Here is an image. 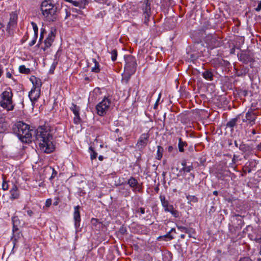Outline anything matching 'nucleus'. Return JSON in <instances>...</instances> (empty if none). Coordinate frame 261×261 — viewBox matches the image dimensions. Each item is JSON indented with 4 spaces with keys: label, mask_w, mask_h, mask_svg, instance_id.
Segmentation results:
<instances>
[{
    "label": "nucleus",
    "mask_w": 261,
    "mask_h": 261,
    "mask_svg": "<svg viewBox=\"0 0 261 261\" xmlns=\"http://www.w3.org/2000/svg\"><path fill=\"white\" fill-rule=\"evenodd\" d=\"M35 137L41 151L50 153L55 150L53 135L49 129L46 126H40L35 130Z\"/></svg>",
    "instance_id": "1"
},
{
    "label": "nucleus",
    "mask_w": 261,
    "mask_h": 261,
    "mask_svg": "<svg viewBox=\"0 0 261 261\" xmlns=\"http://www.w3.org/2000/svg\"><path fill=\"white\" fill-rule=\"evenodd\" d=\"M14 133L17 135L21 141L29 143L32 141L33 130L30 129V125L21 121L18 122L13 128Z\"/></svg>",
    "instance_id": "2"
},
{
    "label": "nucleus",
    "mask_w": 261,
    "mask_h": 261,
    "mask_svg": "<svg viewBox=\"0 0 261 261\" xmlns=\"http://www.w3.org/2000/svg\"><path fill=\"white\" fill-rule=\"evenodd\" d=\"M58 8L55 4L51 3L50 0L42 2L41 10L42 15L49 21H54L57 17Z\"/></svg>",
    "instance_id": "3"
},
{
    "label": "nucleus",
    "mask_w": 261,
    "mask_h": 261,
    "mask_svg": "<svg viewBox=\"0 0 261 261\" xmlns=\"http://www.w3.org/2000/svg\"><path fill=\"white\" fill-rule=\"evenodd\" d=\"M13 94L12 89L8 88L1 94L0 106L8 111H13L15 105L13 103Z\"/></svg>",
    "instance_id": "4"
},
{
    "label": "nucleus",
    "mask_w": 261,
    "mask_h": 261,
    "mask_svg": "<svg viewBox=\"0 0 261 261\" xmlns=\"http://www.w3.org/2000/svg\"><path fill=\"white\" fill-rule=\"evenodd\" d=\"M111 101L110 98L105 97L96 106V113L100 116H105L109 111Z\"/></svg>",
    "instance_id": "5"
},
{
    "label": "nucleus",
    "mask_w": 261,
    "mask_h": 261,
    "mask_svg": "<svg viewBox=\"0 0 261 261\" xmlns=\"http://www.w3.org/2000/svg\"><path fill=\"white\" fill-rule=\"evenodd\" d=\"M204 40L208 47L211 49L220 47L222 44L221 39L215 34L207 35Z\"/></svg>",
    "instance_id": "6"
},
{
    "label": "nucleus",
    "mask_w": 261,
    "mask_h": 261,
    "mask_svg": "<svg viewBox=\"0 0 261 261\" xmlns=\"http://www.w3.org/2000/svg\"><path fill=\"white\" fill-rule=\"evenodd\" d=\"M124 58L125 62L124 69L130 72H136L137 64L135 57L131 55H128L124 56Z\"/></svg>",
    "instance_id": "7"
},
{
    "label": "nucleus",
    "mask_w": 261,
    "mask_h": 261,
    "mask_svg": "<svg viewBox=\"0 0 261 261\" xmlns=\"http://www.w3.org/2000/svg\"><path fill=\"white\" fill-rule=\"evenodd\" d=\"M132 188L135 193H141L143 189L142 184H139L138 180L134 177L131 176L125 182Z\"/></svg>",
    "instance_id": "8"
},
{
    "label": "nucleus",
    "mask_w": 261,
    "mask_h": 261,
    "mask_svg": "<svg viewBox=\"0 0 261 261\" xmlns=\"http://www.w3.org/2000/svg\"><path fill=\"white\" fill-rule=\"evenodd\" d=\"M256 114L253 112V110L250 108L246 113L245 118L243 119V122H247L248 125L251 126L255 123Z\"/></svg>",
    "instance_id": "9"
},
{
    "label": "nucleus",
    "mask_w": 261,
    "mask_h": 261,
    "mask_svg": "<svg viewBox=\"0 0 261 261\" xmlns=\"http://www.w3.org/2000/svg\"><path fill=\"white\" fill-rule=\"evenodd\" d=\"M70 109L74 115L73 119L74 123L76 124L80 123L82 121V119L80 116V107L76 106L74 103H72L71 106L70 107Z\"/></svg>",
    "instance_id": "10"
},
{
    "label": "nucleus",
    "mask_w": 261,
    "mask_h": 261,
    "mask_svg": "<svg viewBox=\"0 0 261 261\" xmlns=\"http://www.w3.org/2000/svg\"><path fill=\"white\" fill-rule=\"evenodd\" d=\"M149 135L148 133L142 134L139 137L136 145L141 149L144 148L148 142Z\"/></svg>",
    "instance_id": "11"
},
{
    "label": "nucleus",
    "mask_w": 261,
    "mask_h": 261,
    "mask_svg": "<svg viewBox=\"0 0 261 261\" xmlns=\"http://www.w3.org/2000/svg\"><path fill=\"white\" fill-rule=\"evenodd\" d=\"M238 59L240 61L245 64H247L253 61L252 56L245 51H242L241 54H238Z\"/></svg>",
    "instance_id": "12"
},
{
    "label": "nucleus",
    "mask_w": 261,
    "mask_h": 261,
    "mask_svg": "<svg viewBox=\"0 0 261 261\" xmlns=\"http://www.w3.org/2000/svg\"><path fill=\"white\" fill-rule=\"evenodd\" d=\"M40 94V89L32 88L29 93V97L33 105L39 98Z\"/></svg>",
    "instance_id": "13"
},
{
    "label": "nucleus",
    "mask_w": 261,
    "mask_h": 261,
    "mask_svg": "<svg viewBox=\"0 0 261 261\" xmlns=\"http://www.w3.org/2000/svg\"><path fill=\"white\" fill-rule=\"evenodd\" d=\"M55 38V34L51 31L48 35L47 37L44 40V47H42L41 48L43 50H45L47 48L50 47L53 42Z\"/></svg>",
    "instance_id": "14"
},
{
    "label": "nucleus",
    "mask_w": 261,
    "mask_h": 261,
    "mask_svg": "<svg viewBox=\"0 0 261 261\" xmlns=\"http://www.w3.org/2000/svg\"><path fill=\"white\" fill-rule=\"evenodd\" d=\"M80 206L77 205L74 208L73 217L74 221V226L75 228H77L80 225L81 216L80 212Z\"/></svg>",
    "instance_id": "15"
},
{
    "label": "nucleus",
    "mask_w": 261,
    "mask_h": 261,
    "mask_svg": "<svg viewBox=\"0 0 261 261\" xmlns=\"http://www.w3.org/2000/svg\"><path fill=\"white\" fill-rule=\"evenodd\" d=\"M17 15L15 13H12L10 14V21L8 24L7 27V31L10 34V30L11 28H14L17 23Z\"/></svg>",
    "instance_id": "16"
},
{
    "label": "nucleus",
    "mask_w": 261,
    "mask_h": 261,
    "mask_svg": "<svg viewBox=\"0 0 261 261\" xmlns=\"http://www.w3.org/2000/svg\"><path fill=\"white\" fill-rule=\"evenodd\" d=\"M177 229L181 232H185L188 234L189 238L195 239V237L193 236V234L195 233V230L193 228L186 227L182 226H177Z\"/></svg>",
    "instance_id": "17"
},
{
    "label": "nucleus",
    "mask_w": 261,
    "mask_h": 261,
    "mask_svg": "<svg viewBox=\"0 0 261 261\" xmlns=\"http://www.w3.org/2000/svg\"><path fill=\"white\" fill-rule=\"evenodd\" d=\"M8 124L6 121L5 118L0 115V134L4 133L8 130Z\"/></svg>",
    "instance_id": "18"
},
{
    "label": "nucleus",
    "mask_w": 261,
    "mask_h": 261,
    "mask_svg": "<svg viewBox=\"0 0 261 261\" xmlns=\"http://www.w3.org/2000/svg\"><path fill=\"white\" fill-rule=\"evenodd\" d=\"M30 80L31 81L33 85V88L40 89L42 86V82L39 78L32 75L30 78Z\"/></svg>",
    "instance_id": "19"
},
{
    "label": "nucleus",
    "mask_w": 261,
    "mask_h": 261,
    "mask_svg": "<svg viewBox=\"0 0 261 261\" xmlns=\"http://www.w3.org/2000/svg\"><path fill=\"white\" fill-rule=\"evenodd\" d=\"M135 71L130 72L129 70L124 69V72L122 74V82L124 84H127L131 76L135 73Z\"/></svg>",
    "instance_id": "20"
},
{
    "label": "nucleus",
    "mask_w": 261,
    "mask_h": 261,
    "mask_svg": "<svg viewBox=\"0 0 261 261\" xmlns=\"http://www.w3.org/2000/svg\"><path fill=\"white\" fill-rule=\"evenodd\" d=\"M239 117L237 116L235 118L231 119L228 122L226 123V126L227 127H228L230 129V131L233 132L234 130V127L237 126V122L239 120Z\"/></svg>",
    "instance_id": "21"
},
{
    "label": "nucleus",
    "mask_w": 261,
    "mask_h": 261,
    "mask_svg": "<svg viewBox=\"0 0 261 261\" xmlns=\"http://www.w3.org/2000/svg\"><path fill=\"white\" fill-rule=\"evenodd\" d=\"M10 199L12 200H14L15 199H17L19 197V194L18 190V188L16 185H14L13 186L12 188L11 189L10 191Z\"/></svg>",
    "instance_id": "22"
},
{
    "label": "nucleus",
    "mask_w": 261,
    "mask_h": 261,
    "mask_svg": "<svg viewBox=\"0 0 261 261\" xmlns=\"http://www.w3.org/2000/svg\"><path fill=\"white\" fill-rule=\"evenodd\" d=\"M160 199L164 211L166 212V210H168L172 204H170L168 200L166 199L165 196L163 195H160Z\"/></svg>",
    "instance_id": "23"
},
{
    "label": "nucleus",
    "mask_w": 261,
    "mask_h": 261,
    "mask_svg": "<svg viewBox=\"0 0 261 261\" xmlns=\"http://www.w3.org/2000/svg\"><path fill=\"white\" fill-rule=\"evenodd\" d=\"M165 212L170 213L174 218H178L179 217V212L174 207L172 204L168 210H166Z\"/></svg>",
    "instance_id": "24"
},
{
    "label": "nucleus",
    "mask_w": 261,
    "mask_h": 261,
    "mask_svg": "<svg viewBox=\"0 0 261 261\" xmlns=\"http://www.w3.org/2000/svg\"><path fill=\"white\" fill-rule=\"evenodd\" d=\"M186 197L188 200L187 203L191 204L192 203H196L198 201V198L195 195H191L189 194H185Z\"/></svg>",
    "instance_id": "25"
},
{
    "label": "nucleus",
    "mask_w": 261,
    "mask_h": 261,
    "mask_svg": "<svg viewBox=\"0 0 261 261\" xmlns=\"http://www.w3.org/2000/svg\"><path fill=\"white\" fill-rule=\"evenodd\" d=\"M150 3L149 0L144 1V6L142 7L143 12L150 13Z\"/></svg>",
    "instance_id": "26"
},
{
    "label": "nucleus",
    "mask_w": 261,
    "mask_h": 261,
    "mask_svg": "<svg viewBox=\"0 0 261 261\" xmlns=\"http://www.w3.org/2000/svg\"><path fill=\"white\" fill-rule=\"evenodd\" d=\"M203 77L207 80L212 81L213 80V74L211 71L206 70L202 73Z\"/></svg>",
    "instance_id": "27"
},
{
    "label": "nucleus",
    "mask_w": 261,
    "mask_h": 261,
    "mask_svg": "<svg viewBox=\"0 0 261 261\" xmlns=\"http://www.w3.org/2000/svg\"><path fill=\"white\" fill-rule=\"evenodd\" d=\"M164 152V148L161 146H158V150L156 155V159L158 160H161L163 157V154Z\"/></svg>",
    "instance_id": "28"
},
{
    "label": "nucleus",
    "mask_w": 261,
    "mask_h": 261,
    "mask_svg": "<svg viewBox=\"0 0 261 261\" xmlns=\"http://www.w3.org/2000/svg\"><path fill=\"white\" fill-rule=\"evenodd\" d=\"M193 169V166L191 164L190 166H188L185 167H182L180 169L179 172L181 174H185V173H189Z\"/></svg>",
    "instance_id": "29"
},
{
    "label": "nucleus",
    "mask_w": 261,
    "mask_h": 261,
    "mask_svg": "<svg viewBox=\"0 0 261 261\" xmlns=\"http://www.w3.org/2000/svg\"><path fill=\"white\" fill-rule=\"evenodd\" d=\"M249 72V69L247 67H243L237 72V75L238 76H242L245 75Z\"/></svg>",
    "instance_id": "30"
},
{
    "label": "nucleus",
    "mask_w": 261,
    "mask_h": 261,
    "mask_svg": "<svg viewBox=\"0 0 261 261\" xmlns=\"http://www.w3.org/2000/svg\"><path fill=\"white\" fill-rule=\"evenodd\" d=\"M187 143L186 142L182 141L181 138H179L178 139V147L179 151L181 152H183L184 151V146L187 145Z\"/></svg>",
    "instance_id": "31"
},
{
    "label": "nucleus",
    "mask_w": 261,
    "mask_h": 261,
    "mask_svg": "<svg viewBox=\"0 0 261 261\" xmlns=\"http://www.w3.org/2000/svg\"><path fill=\"white\" fill-rule=\"evenodd\" d=\"M89 150L90 154V159L93 161L95 159L97 155V153L94 150V148L92 146L89 147Z\"/></svg>",
    "instance_id": "32"
},
{
    "label": "nucleus",
    "mask_w": 261,
    "mask_h": 261,
    "mask_svg": "<svg viewBox=\"0 0 261 261\" xmlns=\"http://www.w3.org/2000/svg\"><path fill=\"white\" fill-rule=\"evenodd\" d=\"M19 71L21 73L29 74L31 70L30 68H27L24 65H21L19 67Z\"/></svg>",
    "instance_id": "33"
},
{
    "label": "nucleus",
    "mask_w": 261,
    "mask_h": 261,
    "mask_svg": "<svg viewBox=\"0 0 261 261\" xmlns=\"http://www.w3.org/2000/svg\"><path fill=\"white\" fill-rule=\"evenodd\" d=\"M93 61L94 63H95V66L94 67L92 68V71L95 72V73H98L100 71V68H99V65L98 62L96 61V59H93Z\"/></svg>",
    "instance_id": "34"
},
{
    "label": "nucleus",
    "mask_w": 261,
    "mask_h": 261,
    "mask_svg": "<svg viewBox=\"0 0 261 261\" xmlns=\"http://www.w3.org/2000/svg\"><path fill=\"white\" fill-rule=\"evenodd\" d=\"M111 55V60L112 61H115L117 57V51L116 49H113L110 53Z\"/></svg>",
    "instance_id": "35"
},
{
    "label": "nucleus",
    "mask_w": 261,
    "mask_h": 261,
    "mask_svg": "<svg viewBox=\"0 0 261 261\" xmlns=\"http://www.w3.org/2000/svg\"><path fill=\"white\" fill-rule=\"evenodd\" d=\"M12 221L13 223V225H14L15 227L18 226L20 224V221L17 217H13L12 218Z\"/></svg>",
    "instance_id": "36"
},
{
    "label": "nucleus",
    "mask_w": 261,
    "mask_h": 261,
    "mask_svg": "<svg viewBox=\"0 0 261 261\" xmlns=\"http://www.w3.org/2000/svg\"><path fill=\"white\" fill-rule=\"evenodd\" d=\"M247 163L243 168V172L244 173H246V172L248 173H251L252 172V169L251 168V163H249V165H247Z\"/></svg>",
    "instance_id": "37"
},
{
    "label": "nucleus",
    "mask_w": 261,
    "mask_h": 261,
    "mask_svg": "<svg viewBox=\"0 0 261 261\" xmlns=\"http://www.w3.org/2000/svg\"><path fill=\"white\" fill-rule=\"evenodd\" d=\"M3 182L2 184V189L4 191L8 190L9 189V185L4 176H3Z\"/></svg>",
    "instance_id": "38"
},
{
    "label": "nucleus",
    "mask_w": 261,
    "mask_h": 261,
    "mask_svg": "<svg viewBox=\"0 0 261 261\" xmlns=\"http://www.w3.org/2000/svg\"><path fill=\"white\" fill-rule=\"evenodd\" d=\"M135 213L139 214L140 216H141V215L144 214L145 213V208L143 207H137L135 210Z\"/></svg>",
    "instance_id": "39"
},
{
    "label": "nucleus",
    "mask_w": 261,
    "mask_h": 261,
    "mask_svg": "<svg viewBox=\"0 0 261 261\" xmlns=\"http://www.w3.org/2000/svg\"><path fill=\"white\" fill-rule=\"evenodd\" d=\"M150 16V13H143V17L144 18V23L146 24H147V23L149 20Z\"/></svg>",
    "instance_id": "40"
},
{
    "label": "nucleus",
    "mask_w": 261,
    "mask_h": 261,
    "mask_svg": "<svg viewBox=\"0 0 261 261\" xmlns=\"http://www.w3.org/2000/svg\"><path fill=\"white\" fill-rule=\"evenodd\" d=\"M50 169L52 170V174L51 176L49 177V180H51L57 175L58 172L51 167H50Z\"/></svg>",
    "instance_id": "41"
},
{
    "label": "nucleus",
    "mask_w": 261,
    "mask_h": 261,
    "mask_svg": "<svg viewBox=\"0 0 261 261\" xmlns=\"http://www.w3.org/2000/svg\"><path fill=\"white\" fill-rule=\"evenodd\" d=\"M57 64H58V62L56 60H54V61L53 62V63L51 64V66L50 67V69L49 70V72L50 73L54 72V71L55 69L56 68Z\"/></svg>",
    "instance_id": "42"
},
{
    "label": "nucleus",
    "mask_w": 261,
    "mask_h": 261,
    "mask_svg": "<svg viewBox=\"0 0 261 261\" xmlns=\"http://www.w3.org/2000/svg\"><path fill=\"white\" fill-rule=\"evenodd\" d=\"M172 231H174V232H175V228H172L170 231H169L165 236V237L166 238H168L169 239V240H172L174 238V237L170 234L171 232H172Z\"/></svg>",
    "instance_id": "43"
},
{
    "label": "nucleus",
    "mask_w": 261,
    "mask_h": 261,
    "mask_svg": "<svg viewBox=\"0 0 261 261\" xmlns=\"http://www.w3.org/2000/svg\"><path fill=\"white\" fill-rule=\"evenodd\" d=\"M31 24L33 27V29L34 30V32H38V27L36 24V23L34 22H31Z\"/></svg>",
    "instance_id": "44"
},
{
    "label": "nucleus",
    "mask_w": 261,
    "mask_h": 261,
    "mask_svg": "<svg viewBox=\"0 0 261 261\" xmlns=\"http://www.w3.org/2000/svg\"><path fill=\"white\" fill-rule=\"evenodd\" d=\"M127 230L125 227L123 226H121L119 229V232L120 233L124 234L126 232Z\"/></svg>",
    "instance_id": "45"
},
{
    "label": "nucleus",
    "mask_w": 261,
    "mask_h": 261,
    "mask_svg": "<svg viewBox=\"0 0 261 261\" xmlns=\"http://www.w3.org/2000/svg\"><path fill=\"white\" fill-rule=\"evenodd\" d=\"M248 92L246 90H242L240 92V94L244 97L248 95Z\"/></svg>",
    "instance_id": "46"
},
{
    "label": "nucleus",
    "mask_w": 261,
    "mask_h": 261,
    "mask_svg": "<svg viewBox=\"0 0 261 261\" xmlns=\"http://www.w3.org/2000/svg\"><path fill=\"white\" fill-rule=\"evenodd\" d=\"M79 1L80 2L81 7L85 6L88 3V0H80Z\"/></svg>",
    "instance_id": "47"
},
{
    "label": "nucleus",
    "mask_w": 261,
    "mask_h": 261,
    "mask_svg": "<svg viewBox=\"0 0 261 261\" xmlns=\"http://www.w3.org/2000/svg\"><path fill=\"white\" fill-rule=\"evenodd\" d=\"M239 261H253L249 257H241Z\"/></svg>",
    "instance_id": "48"
},
{
    "label": "nucleus",
    "mask_w": 261,
    "mask_h": 261,
    "mask_svg": "<svg viewBox=\"0 0 261 261\" xmlns=\"http://www.w3.org/2000/svg\"><path fill=\"white\" fill-rule=\"evenodd\" d=\"M52 200L51 199H47L45 201V206L46 207H49L51 204Z\"/></svg>",
    "instance_id": "49"
},
{
    "label": "nucleus",
    "mask_w": 261,
    "mask_h": 261,
    "mask_svg": "<svg viewBox=\"0 0 261 261\" xmlns=\"http://www.w3.org/2000/svg\"><path fill=\"white\" fill-rule=\"evenodd\" d=\"M216 208L215 206H212L208 211V213L211 215L212 214H213L216 211Z\"/></svg>",
    "instance_id": "50"
},
{
    "label": "nucleus",
    "mask_w": 261,
    "mask_h": 261,
    "mask_svg": "<svg viewBox=\"0 0 261 261\" xmlns=\"http://www.w3.org/2000/svg\"><path fill=\"white\" fill-rule=\"evenodd\" d=\"M161 95V94L160 93L159 95V97H158V99L156 100V102H155V104L154 105L153 108H154V109H156L158 106V102H159V100L160 99Z\"/></svg>",
    "instance_id": "51"
},
{
    "label": "nucleus",
    "mask_w": 261,
    "mask_h": 261,
    "mask_svg": "<svg viewBox=\"0 0 261 261\" xmlns=\"http://www.w3.org/2000/svg\"><path fill=\"white\" fill-rule=\"evenodd\" d=\"M71 4L74 6L81 7L80 2H79V1H72Z\"/></svg>",
    "instance_id": "52"
},
{
    "label": "nucleus",
    "mask_w": 261,
    "mask_h": 261,
    "mask_svg": "<svg viewBox=\"0 0 261 261\" xmlns=\"http://www.w3.org/2000/svg\"><path fill=\"white\" fill-rule=\"evenodd\" d=\"M44 31H45L44 29V30L41 29V32L40 33V38L39 40V43H40V42L41 41V40L43 39V33Z\"/></svg>",
    "instance_id": "53"
},
{
    "label": "nucleus",
    "mask_w": 261,
    "mask_h": 261,
    "mask_svg": "<svg viewBox=\"0 0 261 261\" xmlns=\"http://www.w3.org/2000/svg\"><path fill=\"white\" fill-rule=\"evenodd\" d=\"M255 10L256 11H259L261 10V1H259L258 2V5L256 8H255Z\"/></svg>",
    "instance_id": "54"
},
{
    "label": "nucleus",
    "mask_w": 261,
    "mask_h": 261,
    "mask_svg": "<svg viewBox=\"0 0 261 261\" xmlns=\"http://www.w3.org/2000/svg\"><path fill=\"white\" fill-rule=\"evenodd\" d=\"M98 222V220L95 218H92L91 219V223L92 224L96 225V224Z\"/></svg>",
    "instance_id": "55"
},
{
    "label": "nucleus",
    "mask_w": 261,
    "mask_h": 261,
    "mask_svg": "<svg viewBox=\"0 0 261 261\" xmlns=\"http://www.w3.org/2000/svg\"><path fill=\"white\" fill-rule=\"evenodd\" d=\"M36 40L37 39H36L35 38H33L32 40L29 43V46H32L33 45H34L36 42Z\"/></svg>",
    "instance_id": "56"
},
{
    "label": "nucleus",
    "mask_w": 261,
    "mask_h": 261,
    "mask_svg": "<svg viewBox=\"0 0 261 261\" xmlns=\"http://www.w3.org/2000/svg\"><path fill=\"white\" fill-rule=\"evenodd\" d=\"M238 158L237 155H236V154L233 155V158L232 159V163H231L232 165L236 163V158Z\"/></svg>",
    "instance_id": "57"
},
{
    "label": "nucleus",
    "mask_w": 261,
    "mask_h": 261,
    "mask_svg": "<svg viewBox=\"0 0 261 261\" xmlns=\"http://www.w3.org/2000/svg\"><path fill=\"white\" fill-rule=\"evenodd\" d=\"M181 164L182 166V167H186L187 166V161H186V160L184 159V160H182Z\"/></svg>",
    "instance_id": "58"
},
{
    "label": "nucleus",
    "mask_w": 261,
    "mask_h": 261,
    "mask_svg": "<svg viewBox=\"0 0 261 261\" xmlns=\"http://www.w3.org/2000/svg\"><path fill=\"white\" fill-rule=\"evenodd\" d=\"M254 240L256 242V243H261V237H259V238H257V237H256L254 238Z\"/></svg>",
    "instance_id": "59"
},
{
    "label": "nucleus",
    "mask_w": 261,
    "mask_h": 261,
    "mask_svg": "<svg viewBox=\"0 0 261 261\" xmlns=\"http://www.w3.org/2000/svg\"><path fill=\"white\" fill-rule=\"evenodd\" d=\"M27 214L28 215L30 216V217H32V215H33V212L32 210H29L27 211Z\"/></svg>",
    "instance_id": "60"
},
{
    "label": "nucleus",
    "mask_w": 261,
    "mask_h": 261,
    "mask_svg": "<svg viewBox=\"0 0 261 261\" xmlns=\"http://www.w3.org/2000/svg\"><path fill=\"white\" fill-rule=\"evenodd\" d=\"M245 147V145L244 144H242L239 146V149L241 150L244 151Z\"/></svg>",
    "instance_id": "61"
},
{
    "label": "nucleus",
    "mask_w": 261,
    "mask_h": 261,
    "mask_svg": "<svg viewBox=\"0 0 261 261\" xmlns=\"http://www.w3.org/2000/svg\"><path fill=\"white\" fill-rule=\"evenodd\" d=\"M6 77L10 79L12 78V74L10 72H7L6 73Z\"/></svg>",
    "instance_id": "62"
},
{
    "label": "nucleus",
    "mask_w": 261,
    "mask_h": 261,
    "mask_svg": "<svg viewBox=\"0 0 261 261\" xmlns=\"http://www.w3.org/2000/svg\"><path fill=\"white\" fill-rule=\"evenodd\" d=\"M173 149V147L172 146H169L168 148V150L169 152H171Z\"/></svg>",
    "instance_id": "63"
},
{
    "label": "nucleus",
    "mask_w": 261,
    "mask_h": 261,
    "mask_svg": "<svg viewBox=\"0 0 261 261\" xmlns=\"http://www.w3.org/2000/svg\"><path fill=\"white\" fill-rule=\"evenodd\" d=\"M257 149L258 150H261V144H258L257 147H256Z\"/></svg>",
    "instance_id": "64"
}]
</instances>
